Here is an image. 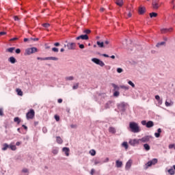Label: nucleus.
<instances>
[{
    "instance_id": "obj_1",
    "label": "nucleus",
    "mask_w": 175,
    "mask_h": 175,
    "mask_svg": "<svg viewBox=\"0 0 175 175\" xmlns=\"http://www.w3.org/2000/svg\"><path fill=\"white\" fill-rule=\"evenodd\" d=\"M129 128L133 133H139V132H140V127H139V124L135 122H131L129 123Z\"/></svg>"
},
{
    "instance_id": "obj_2",
    "label": "nucleus",
    "mask_w": 175,
    "mask_h": 175,
    "mask_svg": "<svg viewBox=\"0 0 175 175\" xmlns=\"http://www.w3.org/2000/svg\"><path fill=\"white\" fill-rule=\"evenodd\" d=\"M35 53H38V48L36 47L28 48L25 51V55H31V54H35Z\"/></svg>"
},
{
    "instance_id": "obj_3",
    "label": "nucleus",
    "mask_w": 175,
    "mask_h": 175,
    "mask_svg": "<svg viewBox=\"0 0 175 175\" xmlns=\"http://www.w3.org/2000/svg\"><path fill=\"white\" fill-rule=\"evenodd\" d=\"M158 163V159H152L151 161H148L145 164V170H147L148 167L152 166V165H157Z\"/></svg>"
},
{
    "instance_id": "obj_4",
    "label": "nucleus",
    "mask_w": 175,
    "mask_h": 175,
    "mask_svg": "<svg viewBox=\"0 0 175 175\" xmlns=\"http://www.w3.org/2000/svg\"><path fill=\"white\" fill-rule=\"evenodd\" d=\"M35 117V111L33 109H30L26 114L27 120H32Z\"/></svg>"
},
{
    "instance_id": "obj_5",
    "label": "nucleus",
    "mask_w": 175,
    "mask_h": 175,
    "mask_svg": "<svg viewBox=\"0 0 175 175\" xmlns=\"http://www.w3.org/2000/svg\"><path fill=\"white\" fill-rule=\"evenodd\" d=\"M92 61L94 62V64H96V65H99V66L101 67L105 66V63L98 58H92Z\"/></svg>"
},
{
    "instance_id": "obj_6",
    "label": "nucleus",
    "mask_w": 175,
    "mask_h": 175,
    "mask_svg": "<svg viewBox=\"0 0 175 175\" xmlns=\"http://www.w3.org/2000/svg\"><path fill=\"white\" fill-rule=\"evenodd\" d=\"M129 143L131 146H133V147H135V146L137 144H140V140L139 139H129Z\"/></svg>"
},
{
    "instance_id": "obj_7",
    "label": "nucleus",
    "mask_w": 175,
    "mask_h": 175,
    "mask_svg": "<svg viewBox=\"0 0 175 175\" xmlns=\"http://www.w3.org/2000/svg\"><path fill=\"white\" fill-rule=\"evenodd\" d=\"M151 137H152L151 135H146L142 138L139 139V142H142V143H148Z\"/></svg>"
},
{
    "instance_id": "obj_8",
    "label": "nucleus",
    "mask_w": 175,
    "mask_h": 175,
    "mask_svg": "<svg viewBox=\"0 0 175 175\" xmlns=\"http://www.w3.org/2000/svg\"><path fill=\"white\" fill-rule=\"evenodd\" d=\"M80 39H81V40H88L90 37L87 34H82L76 38V40H80Z\"/></svg>"
},
{
    "instance_id": "obj_9",
    "label": "nucleus",
    "mask_w": 175,
    "mask_h": 175,
    "mask_svg": "<svg viewBox=\"0 0 175 175\" xmlns=\"http://www.w3.org/2000/svg\"><path fill=\"white\" fill-rule=\"evenodd\" d=\"M114 106V101L113 100H109L105 105V109H110Z\"/></svg>"
},
{
    "instance_id": "obj_10",
    "label": "nucleus",
    "mask_w": 175,
    "mask_h": 175,
    "mask_svg": "<svg viewBox=\"0 0 175 175\" xmlns=\"http://www.w3.org/2000/svg\"><path fill=\"white\" fill-rule=\"evenodd\" d=\"M67 47L68 50H75L76 49V43L75 42H68Z\"/></svg>"
},
{
    "instance_id": "obj_11",
    "label": "nucleus",
    "mask_w": 175,
    "mask_h": 175,
    "mask_svg": "<svg viewBox=\"0 0 175 175\" xmlns=\"http://www.w3.org/2000/svg\"><path fill=\"white\" fill-rule=\"evenodd\" d=\"M131 167H132V160L130 159L129 160L125 165V169L126 170H129V169H131Z\"/></svg>"
},
{
    "instance_id": "obj_12",
    "label": "nucleus",
    "mask_w": 175,
    "mask_h": 175,
    "mask_svg": "<svg viewBox=\"0 0 175 175\" xmlns=\"http://www.w3.org/2000/svg\"><path fill=\"white\" fill-rule=\"evenodd\" d=\"M125 103H121L118 105V107L119 110H121V111H125Z\"/></svg>"
},
{
    "instance_id": "obj_13",
    "label": "nucleus",
    "mask_w": 175,
    "mask_h": 175,
    "mask_svg": "<svg viewBox=\"0 0 175 175\" xmlns=\"http://www.w3.org/2000/svg\"><path fill=\"white\" fill-rule=\"evenodd\" d=\"M62 151H63L64 153L66 154V157H69V152L70 151V149H69V148L64 147V148H62Z\"/></svg>"
},
{
    "instance_id": "obj_14",
    "label": "nucleus",
    "mask_w": 175,
    "mask_h": 175,
    "mask_svg": "<svg viewBox=\"0 0 175 175\" xmlns=\"http://www.w3.org/2000/svg\"><path fill=\"white\" fill-rule=\"evenodd\" d=\"M138 12L139 14H144L146 13V8L144 7H139Z\"/></svg>"
},
{
    "instance_id": "obj_15",
    "label": "nucleus",
    "mask_w": 175,
    "mask_h": 175,
    "mask_svg": "<svg viewBox=\"0 0 175 175\" xmlns=\"http://www.w3.org/2000/svg\"><path fill=\"white\" fill-rule=\"evenodd\" d=\"M175 170V165H173V167H172L170 170H168V173L170 175H174V172Z\"/></svg>"
},
{
    "instance_id": "obj_16",
    "label": "nucleus",
    "mask_w": 175,
    "mask_h": 175,
    "mask_svg": "<svg viewBox=\"0 0 175 175\" xmlns=\"http://www.w3.org/2000/svg\"><path fill=\"white\" fill-rule=\"evenodd\" d=\"M58 57H46V61H58Z\"/></svg>"
},
{
    "instance_id": "obj_17",
    "label": "nucleus",
    "mask_w": 175,
    "mask_h": 175,
    "mask_svg": "<svg viewBox=\"0 0 175 175\" xmlns=\"http://www.w3.org/2000/svg\"><path fill=\"white\" fill-rule=\"evenodd\" d=\"M154 126V122L149 120L146 123V128H152Z\"/></svg>"
},
{
    "instance_id": "obj_18",
    "label": "nucleus",
    "mask_w": 175,
    "mask_h": 175,
    "mask_svg": "<svg viewBox=\"0 0 175 175\" xmlns=\"http://www.w3.org/2000/svg\"><path fill=\"white\" fill-rule=\"evenodd\" d=\"M9 62H10L11 64H16L17 62V60L16 59V58L13 56L10 57L8 59Z\"/></svg>"
},
{
    "instance_id": "obj_19",
    "label": "nucleus",
    "mask_w": 175,
    "mask_h": 175,
    "mask_svg": "<svg viewBox=\"0 0 175 175\" xmlns=\"http://www.w3.org/2000/svg\"><path fill=\"white\" fill-rule=\"evenodd\" d=\"M96 44L98 46V47H100V49H103L106 47V46H105V42H100V41H97Z\"/></svg>"
},
{
    "instance_id": "obj_20",
    "label": "nucleus",
    "mask_w": 175,
    "mask_h": 175,
    "mask_svg": "<svg viewBox=\"0 0 175 175\" xmlns=\"http://www.w3.org/2000/svg\"><path fill=\"white\" fill-rule=\"evenodd\" d=\"M170 31H173V28L161 29V33H166V32H170Z\"/></svg>"
},
{
    "instance_id": "obj_21",
    "label": "nucleus",
    "mask_w": 175,
    "mask_h": 175,
    "mask_svg": "<svg viewBox=\"0 0 175 175\" xmlns=\"http://www.w3.org/2000/svg\"><path fill=\"white\" fill-rule=\"evenodd\" d=\"M161 133H162V129H157V133H154L155 137H159L161 136Z\"/></svg>"
},
{
    "instance_id": "obj_22",
    "label": "nucleus",
    "mask_w": 175,
    "mask_h": 175,
    "mask_svg": "<svg viewBox=\"0 0 175 175\" xmlns=\"http://www.w3.org/2000/svg\"><path fill=\"white\" fill-rule=\"evenodd\" d=\"M117 131H116V128H114V127H113V126H110L109 128V133H113V134H114V133H116Z\"/></svg>"
},
{
    "instance_id": "obj_23",
    "label": "nucleus",
    "mask_w": 175,
    "mask_h": 175,
    "mask_svg": "<svg viewBox=\"0 0 175 175\" xmlns=\"http://www.w3.org/2000/svg\"><path fill=\"white\" fill-rule=\"evenodd\" d=\"M83 33H84V35H90V33H91V29H83Z\"/></svg>"
},
{
    "instance_id": "obj_24",
    "label": "nucleus",
    "mask_w": 175,
    "mask_h": 175,
    "mask_svg": "<svg viewBox=\"0 0 175 175\" xmlns=\"http://www.w3.org/2000/svg\"><path fill=\"white\" fill-rule=\"evenodd\" d=\"M116 5H118V6H122V5H124V0H116Z\"/></svg>"
},
{
    "instance_id": "obj_25",
    "label": "nucleus",
    "mask_w": 175,
    "mask_h": 175,
    "mask_svg": "<svg viewBox=\"0 0 175 175\" xmlns=\"http://www.w3.org/2000/svg\"><path fill=\"white\" fill-rule=\"evenodd\" d=\"M144 148L146 151H150V150L151 149V147L150 146V145H148V144H144Z\"/></svg>"
},
{
    "instance_id": "obj_26",
    "label": "nucleus",
    "mask_w": 175,
    "mask_h": 175,
    "mask_svg": "<svg viewBox=\"0 0 175 175\" xmlns=\"http://www.w3.org/2000/svg\"><path fill=\"white\" fill-rule=\"evenodd\" d=\"M56 142L58 143V144H62V143H64V141L61 137H56Z\"/></svg>"
},
{
    "instance_id": "obj_27",
    "label": "nucleus",
    "mask_w": 175,
    "mask_h": 175,
    "mask_svg": "<svg viewBox=\"0 0 175 175\" xmlns=\"http://www.w3.org/2000/svg\"><path fill=\"white\" fill-rule=\"evenodd\" d=\"M8 148H10V145L8 144H3L2 150L3 151H6V150H8Z\"/></svg>"
},
{
    "instance_id": "obj_28",
    "label": "nucleus",
    "mask_w": 175,
    "mask_h": 175,
    "mask_svg": "<svg viewBox=\"0 0 175 175\" xmlns=\"http://www.w3.org/2000/svg\"><path fill=\"white\" fill-rule=\"evenodd\" d=\"M112 87H113V91H119L120 90V87L117 85H116V83H112L111 84Z\"/></svg>"
},
{
    "instance_id": "obj_29",
    "label": "nucleus",
    "mask_w": 175,
    "mask_h": 175,
    "mask_svg": "<svg viewBox=\"0 0 175 175\" xmlns=\"http://www.w3.org/2000/svg\"><path fill=\"white\" fill-rule=\"evenodd\" d=\"M116 167H122V161H116Z\"/></svg>"
},
{
    "instance_id": "obj_30",
    "label": "nucleus",
    "mask_w": 175,
    "mask_h": 175,
    "mask_svg": "<svg viewBox=\"0 0 175 175\" xmlns=\"http://www.w3.org/2000/svg\"><path fill=\"white\" fill-rule=\"evenodd\" d=\"M65 80H66V81H72L75 80V77H74L73 76L66 77L65 78Z\"/></svg>"
},
{
    "instance_id": "obj_31",
    "label": "nucleus",
    "mask_w": 175,
    "mask_h": 175,
    "mask_svg": "<svg viewBox=\"0 0 175 175\" xmlns=\"http://www.w3.org/2000/svg\"><path fill=\"white\" fill-rule=\"evenodd\" d=\"M149 16L150 18H152V17H157V16H158V14L157 12H152L149 14Z\"/></svg>"
},
{
    "instance_id": "obj_32",
    "label": "nucleus",
    "mask_w": 175,
    "mask_h": 175,
    "mask_svg": "<svg viewBox=\"0 0 175 175\" xmlns=\"http://www.w3.org/2000/svg\"><path fill=\"white\" fill-rule=\"evenodd\" d=\"M16 49L15 47H10L6 49V51H8V53H13V51H14V50Z\"/></svg>"
},
{
    "instance_id": "obj_33",
    "label": "nucleus",
    "mask_w": 175,
    "mask_h": 175,
    "mask_svg": "<svg viewBox=\"0 0 175 175\" xmlns=\"http://www.w3.org/2000/svg\"><path fill=\"white\" fill-rule=\"evenodd\" d=\"M16 92L19 96H23V91L21 89H16Z\"/></svg>"
},
{
    "instance_id": "obj_34",
    "label": "nucleus",
    "mask_w": 175,
    "mask_h": 175,
    "mask_svg": "<svg viewBox=\"0 0 175 175\" xmlns=\"http://www.w3.org/2000/svg\"><path fill=\"white\" fill-rule=\"evenodd\" d=\"M122 147H124V148H125L126 150H128V147H129V146H128V142H124L122 144Z\"/></svg>"
},
{
    "instance_id": "obj_35",
    "label": "nucleus",
    "mask_w": 175,
    "mask_h": 175,
    "mask_svg": "<svg viewBox=\"0 0 175 175\" xmlns=\"http://www.w3.org/2000/svg\"><path fill=\"white\" fill-rule=\"evenodd\" d=\"M98 55H100V57H105V58H109V55L106 54V53H98Z\"/></svg>"
},
{
    "instance_id": "obj_36",
    "label": "nucleus",
    "mask_w": 175,
    "mask_h": 175,
    "mask_svg": "<svg viewBox=\"0 0 175 175\" xmlns=\"http://www.w3.org/2000/svg\"><path fill=\"white\" fill-rule=\"evenodd\" d=\"M14 122H17V124H20V122H21V120H20V118L18 117H16L14 118Z\"/></svg>"
},
{
    "instance_id": "obj_37",
    "label": "nucleus",
    "mask_w": 175,
    "mask_h": 175,
    "mask_svg": "<svg viewBox=\"0 0 175 175\" xmlns=\"http://www.w3.org/2000/svg\"><path fill=\"white\" fill-rule=\"evenodd\" d=\"M90 152L92 157H95V155H96V151H95L94 149L91 150Z\"/></svg>"
},
{
    "instance_id": "obj_38",
    "label": "nucleus",
    "mask_w": 175,
    "mask_h": 175,
    "mask_svg": "<svg viewBox=\"0 0 175 175\" xmlns=\"http://www.w3.org/2000/svg\"><path fill=\"white\" fill-rule=\"evenodd\" d=\"M165 42H161L157 44L156 47H161V46H163L165 44Z\"/></svg>"
},
{
    "instance_id": "obj_39",
    "label": "nucleus",
    "mask_w": 175,
    "mask_h": 175,
    "mask_svg": "<svg viewBox=\"0 0 175 175\" xmlns=\"http://www.w3.org/2000/svg\"><path fill=\"white\" fill-rule=\"evenodd\" d=\"M10 148L12 151H16V150H17V147H16L15 145H10Z\"/></svg>"
},
{
    "instance_id": "obj_40",
    "label": "nucleus",
    "mask_w": 175,
    "mask_h": 175,
    "mask_svg": "<svg viewBox=\"0 0 175 175\" xmlns=\"http://www.w3.org/2000/svg\"><path fill=\"white\" fill-rule=\"evenodd\" d=\"M120 88H122V90H125L126 91H128V90H129V86L120 85Z\"/></svg>"
},
{
    "instance_id": "obj_41",
    "label": "nucleus",
    "mask_w": 175,
    "mask_h": 175,
    "mask_svg": "<svg viewBox=\"0 0 175 175\" xmlns=\"http://www.w3.org/2000/svg\"><path fill=\"white\" fill-rule=\"evenodd\" d=\"M113 96L115 97H118L120 96V92H118V90H116L114 92H113Z\"/></svg>"
},
{
    "instance_id": "obj_42",
    "label": "nucleus",
    "mask_w": 175,
    "mask_h": 175,
    "mask_svg": "<svg viewBox=\"0 0 175 175\" xmlns=\"http://www.w3.org/2000/svg\"><path fill=\"white\" fill-rule=\"evenodd\" d=\"M154 9H158L159 8V4L158 3H156L154 4H152Z\"/></svg>"
},
{
    "instance_id": "obj_43",
    "label": "nucleus",
    "mask_w": 175,
    "mask_h": 175,
    "mask_svg": "<svg viewBox=\"0 0 175 175\" xmlns=\"http://www.w3.org/2000/svg\"><path fill=\"white\" fill-rule=\"evenodd\" d=\"M128 84H129V85H131V87L133 88H135V83H133V82H132V81H129Z\"/></svg>"
},
{
    "instance_id": "obj_44",
    "label": "nucleus",
    "mask_w": 175,
    "mask_h": 175,
    "mask_svg": "<svg viewBox=\"0 0 175 175\" xmlns=\"http://www.w3.org/2000/svg\"><path fill=\"white\" fill-rule=\"evenodd\" d=\"M37 59L40 61H47V57H37Z\"/></svg>"
},
{
    "instance_id": "obj_45",
    "label": "nucleus",
    "mask_w": 175,
    "mask_h": 175,
    "mask_svg": "<svg viewBox=\"0 0 175 175\" xmlns=\"http://www.w3.org/2000/svg\"><path fill=\"white\" fill-rule=\"evenodd\" d=\"M77 88H79V83H77L72 86V90H77Z\"/></svg>"
},
{
    "instance_id": "obj_46",
    "label": "nucleus",
    "mask_w": 175,
    "mask_h": 175,
    "mask_svg": "<svg viewBox=\"0 0 175 175\" xmlns=\"http://www.w3.org/2000/svg\"><path fill=\"white\" fill-rule=\"evenodd\" d=\"M78 45H79V49H81V50H83V49H85V47L83 44L78 43Z\"/></svg>"
},
{
    "instance_id": "obj_47",
    "label": "nucleus",
    "mask_w": 175,
    "mask_h": 175,
    "mask_svg": "<svg viewBox=\"0 0 175 175\" xmlns=\"http://www.w3.org/2000/svg\"><path fill=\"white\" fill-rule=\"evenodd\" d=\"M42 27H44V28H49V27H50V23H43Z\"/></svg>"
},
{
    "instance_id": "obj_48",
    "label": "nucleus",
    "mask_w": 175,
    "mask_h": 175,
    "mask_svg": "<svg viewBox=\"0 0 175 175\" xmlns=\"http://www.w3.org/2000/svg\"><path fill=\"white\" fill-rule=\"evenodd\" d=\"M118 73H122L124 72V70L121 68H117Z\"/></svg>"
},
{
    "instance_id": "obj_49",
    "label": "nucleus",
    "mask_w": 175,
    "mask_h": 175,
    "mask_svg": "<svg viewBox=\"0 0 175 175\" xmlns=\"http://www.w3.org/2000/svg\"><path fill=\"white\" fill-rule=\"evenodd\" d=\"M29 171L28 170L27 168H23L22 170V173H29Z\"/></svg>"
},
{
    "instance_id": "obj_50",
    "label": "nucleus",
    "mask_w": 175,
    "mask_h": 175,
    "mask_svg": "<svg viewBox=\"0 0 175 175\" xmlns=\"http://www.w3.org/2000/svg\"><path fill=\"white\" fill-rule=\"evenodd\" d=\"M52 51H53V53H58L59 49L58 48L53 47L52 48Z\"/></svg>"
},
{
    "instance_id": "obj_51",
    "label": "nucleus",
    "mask_w": 175,
    "mask_h": 175,
    "mask_svg": "<svg viewBox=\"0 0 175 175\" xmlns=\"http://www.w3.org/2000/svg\"><path fill=\"white\" fill-rule=\"evenodd\" d=\"M53 154L54 155H57V154H58V150L57 149H54L53 151H52Z\"/></svg>"
},
{
    "instance_id": "obj_52",
    "label": "nucleus",
    "mask_w": 175,
    "mask_h": 175,
    "mask_svg": "<svg viewBox=\"0 0 175 175\" xmlns=\"http://www.w3.org/2000/svg\"><path fill=\"white\" fill-rule=\"evenodd\" d=\"M141 124H142V125H145L146 126H147V121H146V120H142V121L141 122Z\"/></svg>"
},
{
    "instance_id": "obj_53",
    "label": "nucleus",
    "mask_w": 175,
    "mask_h": 175,
    "mask_svg": "<svg viewBox=\"0 0 175 175\" xmlns=\"http://www.w3.org/2000/svg\"><path fill=\"white\" fill-rule=\"evenodd\" d=\"M15 52H16V54H20V53H21V49H16L15 50Z\"/></svg>"
},
{
    "instance_id": "obj_54",
    "label": "nucleus",
    "mask_w": 175,
    "mask_h": 175,
    "mask_svg": "<svg viewBox=\"0 0 175 175\" xmlns=\"http://www.w3.org/2000/svg\"><path fill=\"white\" fill-rule=\"evenodd\" d=\"M42 132H43V133H47V128L43 127L42 128Z\"/></svg>"
},
{
    "instance_id": "obj_55",
    "label": "nucleus",
    "mask_w": 175,
    "mask_h": 175,
    "mask_svg": "<svg viewBox=\"0 0 175 175\" xmlns=\"http://www.w3.org/2000/svg\"><path fill=\"white\" fill-rule=\"evenodd\" d=\"M0 116L2 117L3 116V109L0 108Z\"/></svg>"
},
{
    "instance_id": "obj_56",
    "label": "nucleus",
    "mask_w": 175,
    "mask_h": 175,
    "mask_svg": "<svg viewBox=\"0 0 175 175\" xmlns=\"http://www.w3.org/2000/svg\"><path fill=\"white\" fill-rule=\"evenodd\" d=\"M98 163L102 164V162H100V161H98V160L94 161V165H98Z\"/></svg>"
},
{
    "instance_id": "obj_57",
    "label": "nucleus",
    "mask_w": 175,
    "mask_h": 175,
    "mask_svg": "<svg viewBox=\"0 0 175 175\" xmlns=\"http://www.w3.org/2000/svg\"><path fill=\"white\" fill-rule=\"evenodd\" d=\"M55 120H56V121H59V116H57V115H55Z\"/></svg>"
},
{
    "instance_id": "obj_58",
    "label": "nucleus",
    "mask_w": 175,
    "mask_h": 175,
    "mask_svg": "<svg viewBox=\"0 0 175 175\" xmlns=\"http://www.w3.org/2000/svg\"><path fill=\"white\" fill-rule=\"evenodd\" d=\"M165 106H167V107H169V106H172V104H170L169 102L165 101Z\"/></svg>"
},
{
    "instance_id": "obj_59",
    "label": "nucleus",
    "mask_w": 175,
    "mask_h": 175,
    "mask_svg": "<svg viewBox=\"0 0 175 175\" xmlns=\"http://www.w3.org/2000/svg\"><path fill=\"white\" fill-rule=\"evenodd\" d=\"M155 99H156V100H161V97L159 96V95H156Z\"/></svg>"
},
{
    "instance_id": "obj_60",
    "label": "nucleus",
    "mask_w": 175,
    "mask_h": 175,
    "mask_svg": "<svg viewBox=\"0 0 175 175\" xmlns=\"http://www.w3.org/2000/svg\"><path fill=\"white\" fill-rule=\"evenodd\" d=\"M70 127L72 128L73 129H75L77 128V126L76 124H71Z\"/></svg>"
},
{
    "instance_id": "obj_61",
    "label": "nucleus",
    "mask_w": 175,
    "mask_h": 175,
    "mask_svg": "<svg viewBox=\"0 0 175 175\" xmlns=\"http://www.w3.org/2000/svg\"><path fill=\"white\" fill-rule=\"evenodd\" d=\"M104 44H106L107 46L110 44V41H109V40L105 41Z\"/></svg>"
},
{
    "instance_id": "obj_62",
    "label": "nucleus",
    "mask_w": 175,
    "mask_h": 175,
    "mask_svg": "<svg viewBox=\"0 0 175 175\" xmlns=\"http://www.w3.org/2000/svg\"><path fill=\"white\" fill-rule=\"evenodd\" d=\"M14 18L15 21H18L20 20V18H18V16H14Z\"/></svg>"
},
{
    "instance_id": "obj_63",
    "label": "nucleus",
    "mask_w": 175,
    "mask_h": 175,
    "mask_svg": "<svg viewBox=\"0 0 175 175\" xmlns=\"http://www.w3.org/2000/svg\"><path fill=\"white\" fill-rule=\"evenodd\" d=\"M3 35H6V32H5V31H1V32H0V36H3Z\"/></svg>"
},
{
    "instance_id": "obj_64",
    "label": "nucleus",
    "mask_w": 175,
    "mask_h": 175,
    "mask_svg": "<svg viewBox=\"0 0 175 175\" xmlns=\"http://www.w3.org/2000/svg\"><path fill=\"white\" fill-rule=\"evenodd\" d=\"M61 44H59V42H55L54 44V46H55V47H58L59 46H60Z\"/></svg>"
}]
</instances>
